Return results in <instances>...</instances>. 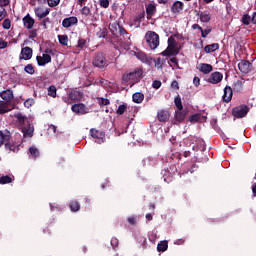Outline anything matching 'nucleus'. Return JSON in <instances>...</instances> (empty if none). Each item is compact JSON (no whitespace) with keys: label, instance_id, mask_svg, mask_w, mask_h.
I'll list each match as a JSON object with an SVG mask.
<instances>
[{"label":"nucleus","instance_id":"nucleus-60","mask_svg":"<svg viewBox=\"0 0 256 256\" xmlns=\"http://www.w3.org/2000/svg\"><path fill=\"white\" fill-rule=\"evenodd\" d=\"M62 100L66 104H71L72 103L71 92L68 94V97H63Z\"/></svg>","mask_w":256,"mask_h":256},{"label":"nucleus","instance_id":"nucleus-35","mask_svg":"<svg viewBox=\"0 0 256 256\" xmlns=\"http://www.w3.org/2000/svg\"><path fill=\"white\" fill-rule=\"evenodd\" d=\"M6 112H9L7 102H5V100H0V114H5Z\"/></svg>","mask_w":256,"mask_h":256},{"label":"nucleus","instance_id":"nucleus-9","mask_svg":"<svg viewBox=\"0 0 256 256\" xmlns=\"http://www.w3.org/2000/svg\"><path fill=\"white\" fill-rule=\"evenodd\" d=\"M72 112H75L76 114H87L88 108L84 102L79 100L77 103L72 104Z\"/></svg>","mask_w":256,"mask_h":256},{"label":"nucleus","instance_id":"nucleus-17","mask_svg":"<svg viewBox=\"0 0 256 256\" xmlns=\"http://www.w3.org/2000/svg\"><path fill=\"white\" fill-rule=\"evenodd\" d=\"M34 13L39 19H44L47 17V15H49L50 9H44V7H35Z\"/></svg>","mask_w":256,"mask_h":256},{"label":"nucleus","instance_id":"nucleus-62","mask_svg":"<svg viewBox=\"0 0 256 256\" xmlns=\"http://www.w3.org/2000/svg\"><path fill=\"white\" fill-rule=\"evenodd\" d=\"M111 244H112L113 248L118 246V244H119L118 238H111Z\"/></svg>","mask_w":256,"mask_h":256},{"label":"nucleus","instance_id":"nucleus-11","mask_svg":"<svg viewBox=\"0 0 256 256\" xmlns=\"http://www.w3.org/2000/svg\"><path fill=\"white\" fill-rule=\"evenodd\" d=\"M83 98H84L83 91H79L78 89H72L70 91L71 103H78V101H82Z\"/></svg>","mask_w":256,"mask_h":256},{"label":"nucleus","instance_id":"nucleus-32","mask_svg":"<svg viewBox=\"0 0 256 256\" xmlns=\"http://www.w3.org/2000/svg\"><path fill=\"white\" fill-rule=\"evenodd\" d=\"M29 153L33 157V159H37L38 157H40V151L37 147H34V146L30 147Z\"/></svg>","mask_w":256,"mask_h":256},{"label":"nucleus","instance_id":"nucleus-2","mask_svg":"<svg viewBox=\"0 0 256 256\" xmlns=\"http://www.w3.org/2000/svg\"><path fill=\"white\" fill-rule=\"evenodd\" d=\"M249 111L250 107L247 104H240L233 108L232 114L235 118H245Z\"/></svg>","mask_w":256,"mask_h":256},{"label":"nucleus","instance_id":"nucleus-8","mask_svg":"<svg viewBox=\"0 0 256 256\" xmlns=\"http://www.w3.org/2000/svg\"><path fill=\"white\" fill-rule=\"evenodd\" d=\"M241 73L248 74L253 71V64L249 60H241L238 64Z\"/></svg>","mask_w":256,"mask_h":256},{"label":"nucleus","instance_id":"nucleus-1","mask_svg":"<svg viewBox=\"0 0 256 256\" xmlns=\"http://www.w3.org/2000/svg\"><path fill=\"white\" fill-rule=\"evenodd\" d=\"M146 42L150 46L152 50L158 48L160 44V36L157 32H153V30H148L145 35Z\"/></svg>","mask_w":256,"mask_h":256},{"label":"nucleus","instance_id":"nucleus-33","mask_svg":"<svg viewBox=\"0 0 256 256\" xmlns=\"http://www.w3.org/2000/svg\"><path fill=\"white\" fill-rule=\"evenodd\" d=\"M58 39L60 44H62V46H68V36L67 34H58Z\"/></svg>","mask_w":256,"mask_h":256},{"label":"nucleus","instance_id":"nucleus-63","mask_svg":"<svg viewBox=\"0 0 256 256\" xmlns=\"http://www.w3.org/2000/svg\"><path fill=\"white\" fill-rule=\"evenodd\" d=\"M193 83L196 87H199L200 85V77L195 76L193 79Z\"/></svg>","mask_w":256,"mask_h":256},{"label":"nucleus","instance_id":"nucleus-12","mask_svg":"<svg viewBox=\"0 0 256 256\" xmlns=\"http://www.w3.org/2000/svg\"><path fill=\"white\" fill-rule=\"evenodd\" d=\"M33 57V48L30 46H25L21 50V54L19 56L20 60H31Z\"/></svg>","mask_w":256,"mask_h":256},{"label":"nucleus","instance_id":"nucleus-26","mask_svg":"<svg viewBox=\"0 0 256 256\" xmlns=\"http://www.w3.org/2000/svg\"><path fill=\"white\" fill-rule=\"evenodd\" d=\"M199 71L204 74L211 73V71H213V66L212 64H200Z\"/></svg>","mask_w":256,"mask_h":256},{"label":"nucleus","instance_id":"nucleus-53","mask_svg":"<svg viewBox=\"0 0 256 256\" xmlns=\"http://www.w3.org/2000/svg\"><path fill=\"white\" fill-rule=\"evenodd\" d=\"M48 23H51V21H50V18L48 17V15H46V17L43 18L41 25L44 27V29H47Z\"/></svg>","mask_w":256,"mask_h":256},{"label":"nucleus","instance_id":"nucleus-51","mask_svg":"<svg viewBox=\"0 0 256 256\" xmlns=\"http://www.w3.org/2000/svg\"><path fill=\"white\" fill-rule=\"evenodd\" d=\"M47 3L49 7H56L57 5H59L60 0H47Z\"/></svg>","mask_w":256,"mask_h":256},{"label":"nucleus","instance_id":"nucleus-48","mask_svg":"<svg viewBox=\"0 0 256 256\" xmlns=\"http://www.w3.org/2000/svg\"><path fill=\"white\" fill-rule=\"evenodd\" d=\"M15 118H17V120H18V122H20V124H24L25 116H23V114H21V112H18V114H15Z\"/></svg>","mask_w":256,"mask_h":256},{"label":"nucleus","instance_id":"nucleus-44","mask_svg":"<svg viewBox=\"0 0 256 256\" xmlns=\"http://www.w3.org/2000/svg\"><path fill=\"white\" fill-rule=\"evenodd\" d=\"M82 15H85V17H88L91 14V9L87 5H84L81 9Z\"/></svg>","mask_w":256,"mask_h":256},{"label":"nucleus","instance_id":"nucleus-10","mask_svg":"<svg viewBox=\"0 0 256 256\" xmlns=\"http://www.w3.org/2000/svg\"><path fill=\"white\" fill-rule=\"evenodd\" d=\"M186 117H187V110H184V107L179 110H175L173 124H181L182 122H184Z\"/></svg>","mask_w":256,"mask_h":256},{"label":"nucleus","instance_id":"nucleus-18","mask_svg":"<svg viewBox=\"0 0 256 256\" xmlns=\"http://www.w3.org/2000/svg\"><path fill=\"white\" fill-rule=\"evenodd\" d=\"M23 24L26 29H33L35 25V19L31 17L30 13H28L27 15H25V17H23Z\"/></svg>","mask_w":256,"mask_h":256},{"label":"nucleus","instance_id":"nucleus-19","mask_svg":"<svg viewBox=\"0 0 256 256\" xmlns=\"http://www.w3.org/2000/svg\"><path fill=\"white\" fill-rule=\"evenodd\" d=\"M146 13L147 19H151V17L157 13L156 5L154 3H148V5H146Z\"/></svg>","mask_w":256,"mask_h":256},{"label":"nucleus","instance_id":"nucleus-28","mask_svg":"<svg viewBox=\"0 0 256 256\" xmlns=\"http://www.w3.org/2000/svg\"><path fill=\"white\" fill-rule=\"evenodd\" d=\"M71 211H79L81 209V204H79L78 200H71L69 203Z\"/></svg>","mask_w":256,"mask_h":256},{"label":"nucleus","instance_id":"nucleus-42","mask_svg":"<svg viewBox=\"0 0 256 256\" xmlns=\"http://www.w3.org/2000/svg\"><path fill=\"white\" fill-rule=\"evenodd\" d=\"M125 110H127V104H120L117 108V114L122 115L125 113Z\"/></svg>","mask_w":256,"mask_h":256},{"label":"nucleus","instance_id":"nucleus-15","mask_svg":"<svg viewBox=\"0 0 256 256\" xmlns=\"http://www.w3.org/2000/svg\"><path fill=\"white\" fill-rule=\"evenodd\" d=\"M74 25H78L77 17H66L62 21V27L65 29H70V27H73Z\"/></svg>","mask_w":256,"mask_h":256},{"label":"nucleus","instance_id":"nucleus-14","mask_svg":"<svg viewBox=\"0 0 256 256\" xmlns=\"http://www.w3.org/2000/svg\"><path fill=\"white\" fill-rule=\"evenodd\" d=\"M232 99H233V89L229 85H226V87L224 88L222 100L224 103H231Z\"/></svg>","mask_w":256,"mask_h":256},{"label":"nucleus","instance_id":"nucleus-25","mask_svg":"<svg viewBox=\"0 0 256 256\" xmlns=\"http://www.w3.org/2000/svg\"><path fill=\"white\" fill-rule=\"evenodd\" d=\"M168 248H169L168 240H161V242H158L157 244L158 252H165Z\"/></svg>","mask_w":256,"mask_h":256},{"label":"nucleus","instance_id":"nucleus-20","mask_svg":"<svg viewBox=\"0 0 256 256\" xmlns=\"http://www.w3.org/2000/svg\"><path fill=\"white\" fill-rule=\"evenodd\" d=\"M183 9H184L183 1H174V3L171 6L172 13H181Z\"/></svg>","mask_w":256,"mask_h":256},{"label":"nucleus","instance_id":"nucleus-43","mask_svg":"<svg viewBox=\"0 0 256 256\" xmlns=\"http://www.w3.org/2000/svg\"><path fill=\"white\" fill-rule=\"evenodd\" d=\"M6 15H7V11L3 7L2 3H0V22L3 21V19H5Z\"/></svg>","mask_w":256,"mask_h":256},{"label":"nucleus","instance_id":"nucleus-27","mask_svg":"<svg viewBox=\"0 0 256 256\" xmlns=\"http://www.w3.org/2000/svg\"><path fill=\"white\" fill-rule=\"evenodd\" d=\"M90 134L92 137H96L97 139H104L105 137V132H101L100 130H95V128H92L90 130Z\"/></svg>","mask_w":256,"mask_h":256},{"label":"nucleus","instance_id":"nucleus-40","mask_svg":"<svg viewBox=\"0 0 256 256\" xmlns=\"http://www.w3.org/2000/svg\"><path fill=\"white\" fill-rule=\"evenodd\" d=\"M243 25H250L251 23V17L248 13H246L245 15L242 16V19H241Z\"/></svg>","mask_w":256,"mask_h":256},{"label":"nucleus","instance_id":"nucleus-34","mask_svg":"<svg viewBox=\"0 0 256 256\" xmlns=\"http://www.w3.org/2000/svg\"><path fill=\"white\" fill-rule=\"evenodd\" d=\"M24 137H33L34 135V128L29 126L28 128L23 129Z\"/></svg>","mask_w":256,"mask_h":256},{"label":"nucleus","instance_id":"nucleus-58","mask_svg":"<svg viewBox=\"0 0 256 256\" xmlns=\"http://www.w3.org/2000/svg\"><path fill=\"white\" fill-rule=\"evenodd\" d=\"M37 36H38V30L37 29L30 30L29 38H37Z\"/></svg>","mask_w":256,"mask_h":256},{"label":"nucleus","instance_id":"nucleus-23","mask_svg":"<svg viewBox=\"0 0 256 256\" xmlns=\"http://www.w3.org/2000/svg\"><path fill=\"white\" fill-rule=\"evenodd\" d=\"M205 119L206 117L202 116V114L200 113L192 114L191 116H189V122H191V124H195L196 122H202V120Z\"/></svg>","mask_w":256,"mask_h":256},{"label":"nucleus","instance_id":"nucleus-41","mask_svg":"<svg viewBox=\"0 0 256 256\" xmlns=\"http://www.w3.org/2000/svg\"><path fill=\"white\" fill-rule=\"evenodd\" d=\"M86 44H87V40H86L85 38H79V39H78V44H77V46H78V48H79L80 50H83V49L85 48Z\"/></svg>","mask_w":256,"mask_h":256},{"label":"nucleus","instance_id":"nucleus-22","mask_svg":"<svg viewBox=\"0 0 256 256\" xmlns=\"http://www.w3.org/2000/svg\"><path fill=\"white\" fill-rule=\"evenodd\" d=\"M220 44L218 42H214L213 44H207L204 48V51L206 54H210L211 52H215L216 50H219Z\"/></svg>","mask_w":256,"mask_h":256},{"label":"nucleus","instance_id":"nucleus-49","mask_svg":"<svg viewBox=\"0 0 256 256\" xmlns=\"http://www.w3.org/2000/svg\"><path fill=\"white\" fill-rule=\"evenodd\" d=\"M137 222H138V217H135V216L128 217V223L130 225H137Z\"/></svg>","mask_w":256,"mask_h":256},{"label":"nucleus","instance_id":"nucleus-29","mask_svg":"<svg viewBox=\"0 0 256 256\" xmlns=\"http://www.w3.org/2000/svg\"><path fill=\"white\" fill-rule=\"evenodd\" d=\"M48 91V96L52 97L53 99H56L57 97V87L56 85H50L47 89Z\"/></svg>","mask_w":256,"mask_h":256},{"label":"nucleus","instance_id":"nucleus-59","mask_svg":"<svg viewBox=\"0 0 256 256\" xmlns=\"http://www.w3.org/2000/svg\"><path fill=\"white\" fill-rule=\"evenodd\" d=\"M113 46L116 50H121V48H125V44L123 42H118L117 44L113 43Z\"/></svg>","mask_w":256,"mask_h":256},{"label":"nucleus","instance_id":"nucleus-39","mask_svg":"<svg viewBox=\"0 0 256 256\" xmlns=\"http://www.w3.org/2000/svg\"><path fill=\"white\" fill-rule=\"evenodd\" d=\"M24 71H26V73H29L30 75H34L35 73V67L33 66V64H27L24 67Z\"/></svg>","mask_w":256,"mask_h":256},{"label":"nucleus","instance_id":"nucleus-31","mask_svg":"<svg viewBox=\"0 0 256 256\" xmlns=\"http://www.w3.org/2000/svg\"><path fill=\"white\" fill-rule=\"evenodd\" d=\"M132 99L134 103H143L145 95L143 93H134Z\"/></svg>","mask_w":256,"mask_h":256},{"label":"nucleus","instance_id":"nucleus-4","mask_svg":"<svg viewBox=\"0 0 256 256\" xmlns=\"http://www.w3.org/2000/svg\"><path fill=\"white\" fill-rule=\"evenodd\" d=\"M92 64L94 65V67H107L108 60L103 52H98L97 54H95Z\"/></svg>","mask_w":256,"mask_h":256},{"label":"nucleus","instance_id":"nucleus-38","mask_svg":"<svg viewBox=\"0 0 256 256\" xmlns=\"http://www.w3.org/2000/svg\"><path fill=\"white\" fill-rule=\"evenodd\" d=\"M112 34L117 35L119 33V23H112L109 27Z\"/></svg>","mask_w":256,"mask_h":256},{"label":"nucleus","instance_id":"nucleus-24","mask_svg":"<svg viewBox=\"0 0 256 256\" xmlns=\"http://www.w3.org/2000/svg\"><path fill=\"white\" fill-rule=\"evenodd\" d=\"M199 16H200V21L202 23H209L211 21V15L209 11H202L201 13H199Z\"/></svg>","mask_w":256,"mask_h":256},{"label":"nucleus","instance_id":"nucleus-36","mask_svg":"<svg viewBox=\"0 0 256 256\" xmlns=\"http://www.w3.org/2000/svg\"><path fill=\"white\" fill-rule=\"evenodd\" d=\"M13 181V178L6 174L5 176H0V184H9Z\"/></svg>","mask_w":256,"mask_h":256},{"label":"nucleus","instance_id":"nucleus-46","mask_svg":"<svg viewBox=\"0 0 256 256\" xmlns=\"http://www.w3.org/2000/svg\"><path fill=\"white\" fill-rule=\"evenodd\" d=\"M3 29L9 30L11 29V19H5L2 24Z\"/></svg>","mask_w":256,"mask_h":256},{"label":"nucleus","instance_id":"nucleus-13","mask_svg":"<svg viewBox=\"0 0 256 256\" xmlns=\"http://www.w3.org/2000/svg\"><path fill=\"white\" fill-rule=\"evenodd\" d=\"M175 53H178V50H176V42L175 41L170 42V39H169L168 47L166 48V50L161 52V55L169 57V56H173V54Z\"/></svg>","mask_w":256,"mask_h":256},{"label":"nucleus","instance_id":"nucleus-56","mask_svg":"<svg viewBox=\"0 0 256 256\" xmlns=\"http://www.w3.org/2000/svg\"><path fill=\"white\" fill-rule=\"evenodd\" d=\"M161 85H162V83L159 80H155V81L152 82V87L154 89H160Z\"/></svg>","mask_w":256,"mask_h":256},{"label":"nucleus","instance_id":"nucleus-5","mask_svg":"<svg viewBox=\"0 0 256 256\" xmlns=\"http://www.w3.org/2000/svg\"><path fill=\"white\" fill-rule=\"evenodd\" d=\"M142 75H143V69H135L134 71H130V73L123 75L122 79L123 81H126L128 83L131 80L136 81L140 79Z\"/></svg>","mask_w":256,"mask_h":256},{"label":"nucleus","instance_id":"nucleus-64","mask_svg":"<svg viewBox=\"0 0 256 256\" xmlns=\"http://www.w3.org/2000/svg\"><path fill=\"white\" fill-rule=\"evenodd\" d=\"M170 62L174 64L176 67H179V62L177 58H170Z\"/></svg>","mask_w":256,"mask_h":256},{"label":"nucleus","instance_id":"nucleus-7","mask_svg":"<svg viewBox=\"0 0 256 256\" xmlns=\"http://www.w3.org/2000/svg\"><path fill=\"white\" fill-rule=\"evenodd\" d=\"M221 81H223V73L221 71H213L207 78V82L212 83V85H217Z\"/></svg>","mask_w":256,"mask_h":256},{"label":"nucleus","instance_id":"nucleus-6","mask_svg":"<svg viewBox=\"0 0 256 256\" xmlns=\"http://www.w3.org/2000/svg\"><path fill=\"white\" fill-rule=\"evenodd\" d=\"M9 139L10 136H6V134H3V132L0 130V145H3L5 143L6 149H8L9 151H16V145L10 143Z\"/></svg>","mask_w":256,"mask_h":256},{"label":"nucleus","instance_id":"nucleus-57","mask_svg":"<svg viewBox=\"0 0 256 256\" xmlns=\"http://www.w3.org/2000/svg\"><path fill=\"white\" fill-rule=\"evenodd\" d=\"M7 46H8V42L4 40V38L0 37V49L7 48Z\"/></svg>","mask_w":256,"mask_h":256},{"label":"nucleus","instance_id":"nucleus-45","mask_svg":"<svg viewBox=\"0 0 256 256\" xmlns=\"http://www.w3.org/2000/svg\"><path fill=\"white\" fill-rule=\"evenodd\" d=\"M107 34H108V30L107 29H100L97 32L98 38H106Z\"/></svg>","mask_w":256,"mask_h":256},{"label":"nucleus","instance_id":"nucleus-21","mask_svg":"<svg viewBox=\"0 0 256 256\" xmlns=\"http://www.w3.org/2000/svg\"><path fill=\"white\" fill-rule=\"evenodd\" d=\"M157 118L160 122H167V120L170 118V114L168 110H160L157 112Z\"/></svg>","mask_w":256,"mask_h":256},{"label":"nucleus","instance_id":"nucleus-61","mask_svg":"<svg viewBox=\"0 0 256 256\" xmlns=\"http://www.w3.org/2000/svg\"><path fill=\"white\" fill-rule=\"evenodd\" d=\"M100 104L107 106L108 104H110V100L109 98H101L100 99Z\"/></svg>","mask_w":256,"mask_h":256},{"label":"nucleus","instance_id":"nucleus-52","mask_svg":"<svg viewBox=\"0 0 256 256\" xmlns=\"http://www.w3.org/2000/svg\"><path fill=\"white\" fill-rule=\"evenodd\" d=\"M33 104H34L33 98H27V100H25L24 102V106H26L27 108H30L31 106H33Z\"/></svg>","mask_w":256,"mask_h":256},{"label":"nucleus","instance_id":"nucleus-30","mask_svg":"<svg viewBox=\"0 0 256 256\" xmlns=\"http://www.w3.org/2000/svg\"><path fill=\"white\" fill-rule=\"evenodd\" d=\"M233 89H234V91H236L237 93H240L241 91H243V89H244V83H243V81H241V80H237V81H235V83H234V85H233Z\"/></svg>","mask_w":256,"mask_h":256},{"label":"nucleus","instance_id":"nucleus-3","mask_svg":"<svg viewBox=\"0 0 256 256\" xmlns=\"http://www.w3.org/2000/svg\"><path fill=\"white\" fill-rule=\"evenodd\" d=\"M51 54H54L52 48H46L45 54H43V56H36L38 65L50 64L52 62Z\"/></svg>","mask_w":256,"mask_h":256},{"label":"nucleus","instance_id":"nucleus-54","mask_svg":"<svg viewBox=\"0 0 256 256\" xmlns=\"http://www.w3.org/2000/svg\"><path fill=\"white\" fill-rule=\"evenodd\" d=\"M145 18V11H143L142 13H139V15H137V17H135L134 21L138 23H141L142 19Z\"/></svg>","mask_w":256,"mask_h":256},{"label":"nucleus","instance_id":"nucleus-55","mask_svg":"<svg viewBox=\"0 0 256 256\" xmlns=\"http://www.w3.org/2000/svg\"><path fill=\"white\" fill-rule=\"evenodd\" d=\"M118 33L119 34H122L123 36H125V34L128 36V32L126 29H124V27H122L120 24H119V27H118Z\"/></svg>","mask_w":256,"mask_h":256},{"label":"nucleus","instance_id":"nucleus-47","mask_svg":"<svg viewBox=\"0 0 256 256\" xmlns=\"http://www.w3.org/2000/svg\"><path fill=\"white\" fill-rule=\"evenodd\" d=\"M100 7H103L104 9H107L110 5L109 0H99Z\"/></svg>","mask_w":256,"mask_h":256},{"label":"nucleus","instance_id":"nucleus-37","mask_svg":"<svg viewBox=\"0 0 256 256\" xmlns=\"http://www.w3.org/2000/svg\"><path fill=\"white\" fill-rule=\"evenodd\" d=\"M174 104L177 108V110H181V108H183V104H182V98L180 97V95H177L175 98H174Z\"/></svg>","mask_w":256,"mask_h":256},{"label":"nucleus","instance_id":"nucleus-16","mask_svg":"<svg viewBox=\"0 0 256 256\" xmlns=\"http://www.w3.org/2000/svg\"><path fill=\"white\" fill-rule=\"evenodd\" d=\"M0 97L1 99H3L4 103H6L8 107L9 101H12V99H14V93L13 91H11V89H6V91L0 93Z\"/></svg>","mask_w":256,"mask_h":256},{"label":"nucleus","instance_id":"nucleus-50","mask_svg":"<svg viewBox=\"0 0 256 256\" xmlns=\"http://www.w3.org/2000/svg\"><path fill=\"white\" fill-rule=\"evenodd\" d=\"M212 29H202L201 27V36L202 38H207L208 34L211 33Z\"/></svg>","mask_w":256,"mask_h":256}]
</instances>
